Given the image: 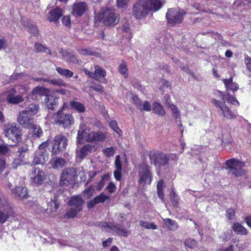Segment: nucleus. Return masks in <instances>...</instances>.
<instances>
[{"mask_svg": "<svg viewBox=\"0 0 251 251\" xmlns=\"http://www.w3.org/2000/svg\"><path fill=\"white\" fill-rule=\"evenodd\" d=\"M162 6V3L157 0H138L133 5L132 16L137 20H142L150 11L156 12Z\"/></svg>", "mask_w": 251, "mask_h": 251, "instance_id": "1", "label": "nucleus"}, {"mask_svg": "<svg viewBox=\"0 0 251 251\" xmlns=\"http://www.w3.org/2000/svg\"><path fill=\"white\" fill-rule=\"evenodd\" d=\"M87 129L85 125L80 126V129L77 131V142L79 144L81 143V141L85 139V141L89 143H98L104 142L106 138V133L101 131H98L97 132L91 131L87 132Z\"/></svg>", "mask_w": 251, "mask_h": 251, "instance_id": "2", "label": "nucleus"}, {"mask_svg": "<svg viewBox=\"0 0 251 251\" xmlns=\"http://www.w3.org/2000/svg\"><path fill=\"white\" fill-rule=\"evenodd\" d=\"M3 133L8 139L15 144L20 142L22 140V129L15 123H9L5 125Z\"/></svg>", "mask_w": 251, "mask_h": 251, "instance_id": "3", "label": "nucleus"}, {"mask_svg": "<svg viewBox=\"0 0 251 251\" xmlns=\"http://www.w3.org/2000/svg\"><path fill=\"white\" fill-rule=\"evenodd\" d=\"M68 139L63 134L56 135L51 142L50 151L52 157L59 155L66 150L68 145Z\"/></svg>", "mask_w": 251, "mask_h": 251, "instance_id": "4", "label": "nucleus"}, {"mask_svg": "<svg viewBox=\"0 0 251 251\" xmlns=\"http://www.w3.org/2000/svg\"><path fill=\"white\" fill-rule=\"evenodd\" d=\"M100 17L103 23L107 26H112L119 23L115 10L112 8L103 7L100 12Z\"/></svg>", "mask_w": 251, "mask_h": 251, "instance_id": "5", "label": "nucleus"}, {"mask_svg": "<svg viewBox=\"0 0 251 251\" xmlns=\"http://www.w3.org/2000/svg\"><path fill=\"white\" fill-rule=\"evenodd\" d=\"M83 204L84 201L81 197L79 196L72 197L68 202L69 205L71 207L67 211L65 216L68 218L75 217L77 213L82 210Z\"/></svg>", "mask_w": 251, "mask_h": 251, "instance_id": "6", "label": "nucleus"}, {"mask_svg": "<svg viewBox=\"0 0 251 251\" xmlns=\"http://www.w3.org/2000/svg\"><path fill=\"white\" fill-rule=\"evenodd\" d=\"M186 12L183 10L169 8L166 14V18L169 25L175 26L181 24Z\"/></svg>", "mask_w": 251, "mask_h": 251, "instance_id": "7", "label": "nucleus"}, {"mask_svg": "<svg viewBox=\"0 0 251 251\" xmlns=\"http://www.w3.org/2000/svg\"><path fill=\"white\" fill-rule=\"evenodd\" d=\"M48 141H45L38 147V150L34 153L32 163L34 165L45 164L49 158V155L47 150L49 146Z\"/></svg>", "mask_w": 251, "mask_h": 251, "instance_id": "8", "label": "nucleus"}, {"mask_svg": "<svg viewBox=\"0 0 251 251\" xmlns=\"http://www.w3.org/2000/svg\"><path fill=\"white\" fill-rule=\"evenodd\" d=\"M211 102L218 108V114L222 116L224 118L229 120H233L237 118V115L226 105L225 101H221L213 99L211 100Z\"/></svg>", "mask_w": 251, "mask_h": 251, "instance_id": "9", "label": "nucleus"}, {"mask_svg": "<svg viewBox=\"0 0 251 251\" xmlns=\"http://www.w3.org/2000/svg\"><path fill=\"white\" fill-rule=\"evenodd\" d=\"M53 119L56 125L65 128H69L74 123V119L72 114L61 111H58L54 113Z\"/></svg>", "mask_w": 251, "mask_h": 251, "instance_id": "10", "label": "nucleus"}, {"mask_svg": "<svg viewBox=\"0 0 251 251\" xmlns=\"http://www.w3.org/2000/svg\"><path fill=\"white\" fill-rule=\"evenodd\" d=\"M225 165L228 168L234 177H239L244 174L243 168L245 166V162L234 158L227 160Z\"/></svg>", "mask_w": 251, "mask_h": 251, "instance_id": "11", "label": "nucleus"}, {"mask_svg": "<svg viewBox=\"0 0 251 251\" xmlns=\"http://www.w3.org/2000/svg\"><path fill=\"white\" fill-rule=\"evenodd\" d=\"M148 156L151 163L153 164L155 166L160 167L168 164L169 157L168 156L158 151H150Z\"/></svg>", "mask_w": 251, "mask_h": 251, "instance_id": "12", "label": "nucleus"}, {"mask_svg": "<svg viewBox=\"0 0 251 251\" xmlns=\"http://www.w3.org/2000/svg\"><path fill=\"white\" fill-rule=\"evenodd\" d=\"M17 121L19 124L24 128L29 129L35 123L33 115L29 110H23L20 111L17 115Z\"/></svg>", "mask_w": 251, "mask_h": 251, "instance_id": "13", "label": "nucleus"}, {"mask_svg": "<svg viewBox=\"0 0 251 251\" xmlns=\"http://www.w3.org/2000/svg\"><path fill=\"white\" fill-rule=\"evenodd\" d=\"M100 225L102 227L109 229L118 235L127 237L130 234V231L118 224H114L112 223L100 222Z\"/></svg>", "mask_w": 251, "mask_h": 251, "instance_id": "14", "label": "nucleus"}, {"mask_svg": "<svg viewBox=\"0 0 251 251\" xmlns=\"http://www.w3.org/2000/svg\"><path fill=\"white\" fill-rule=\"evenodd\" d=\"M87 10V4L84 1H79L73 4L71 13L75 17H79L82 16Z\"/></svg>", "mask_w": 251, "mask_h": 251, "instance_id": "15", "label": "nucleus"}, {"mask_svg": "<svg viewBox=\"0 0 251 251\" xmlns=\"http://www.w3.org/2000/svg\"><path fill=\"white\" fill-rule=\"evenodd\" d=\"M32 184L35 186L42 184L45 179V173L39 168H33L32 169Z\"/></svg>", "mask_w": 251, "mask_h": 251, "instance_id": "16", "label": "nucleus"}, {"mask_svg": "<svg viewBox=\"0 0 251 251\" xmlns=\"http://www.w3.org/2000/svg\"><path fill=\"white\" fill-rule=\"evenodd\" d=\"M73 172L68 168L64 169L60 177V184L62 186H67L73 178Z\"/></svg>", "mask_w": 251, "mask_h": 251, "instance_id": "17", "label": "nucleus"}, {"mask_svg": "<svg viewBox=\"0 0 251 251\" xmlns=\"http://www.w3.org/2000/svg\"><path fill=\"white\" fill-rule=\"evenodd\" d=\"M106 75V71L99 65L95 66L94 79L103 83H106L107 81L105 78Z\"/></svg>", "mask_w": 251, "mask_h": 251, "instance_id": "18", "label": "nucleus"}, {"mask_svg": "<svg viewBox=\"0 0 251 251\" xmlns=\"http://www.w3.org/2000/svg\"><path fill=\"white\" fill-rule=\"evenodd\" d=\"M62 15V11L61 9L56 7L48 13L47 19L50 22H53L57 24L59 23V19Z\"/></svg>", "mask_w": 251, "mask_h": 251, "instance_id": "19", "label": "nucleus"}, {"mask_svg": "<svg viewBox=\"0 0 251 251\" xmlns=\"http://www.w3.org/2000/svg\"><path fill=\"white\" fill-rule=\"evenodd\" d=\"M59 98L54 95H46L45 102L48 109L53 110L58 104Z\"/></svg>", "mask_w": 251, "mask_h": 251, "instance_id": "20", "label": "nucleus"}, {"mask_svg": "<svg viewBox=\"0 0 251 251\" xmlns=\"http://www.w3.org/2000/svg\"><path fill=\"white\" fill-rule=\"evenodd\" d=\"M11 193L15 197L23 200L28 197L27 190L25 187L17 186L11 189Z\"/></svg>", "mask_w": 251, "mask_h": 251, "instance_id": "21", "label": "nucleus"}, {"mask_svg": "<svg viewBox=\"0 0 251 251\" xmlns=\"http://www.w3.org/2000/svg\"><path fill=\"white\" fill-rule=\"evenodd\" d=\"M92 146L90 144L84 145L78 151H77V155L81 159H84L91 152Z\"/></svg>", "mask_w": 251, "mask_h": 251, "instance_id": "22", "label": "nucleus"}, {"mask_svg": "<svg viewBox=\"0 0 251 251\" xmlns=\"http://www.w3.org/2000/svg\"><path fill=\"white\" fill-rule=\"evenodd\" d=\"M139 183H143L144 184H150L152 180V176L151 172L144 173L138 174Z\"/></svg>", "mask_w": 251, "mask_h": 251, "instance_id": "23", "label": "nucleus"}, {"mask_svg": "<svg viewBox=\"0 0 251 251\" xmlns=\"http://www.w3.org/2000/svg\"><path fill=\"white\" fill-rule=\"evenodd\" d=\"M232 229L238 235H246L248 233L247 229L239 223H233Z\"/></svg>", "mask_w": 251, "mask_h": 251, "instance_id": "24", "label": "nucleus"}, {"mask_svg": "<svg viewBox=\"0 0 251 251\" xmlns=\"http://www.w3.org/2000/svg\"><path fill=\"white\" fill-rule=\"evenodd\" d=\"M71 109L79 113H84L86 111L85 105L81 102L75 100L70 102Z\"/></svg>", "mask_w": 251, "mask_h": 251, "instance_id": "25", "label": "nucleus"}, {"mask_svg": "<svg viewBox=\"0 0 251 251\" xmlns=\"http://www.w3.org/2000/svg\"><path fill=\"white\" fill-rule=\"evenodd\" d=\"M223 82L227 90H231L234 92L237 91L239 88L238 85L233 82V79L231 77L228 79H224Z\"/></svg>", "mask_w": 251, "mask_h": 251, "instance_id": "26", "label": "nucleus"}, {"mask_svg": "<svg viewBox=\"0 0 251 251\" xmlns=\"http://www.w3.org/2000/svg\"><path fill=\"white\" fill-rule=\"evenodd\" d=\"M66 161L61 157L52 158L50 161V164L53 169L62 168L65 166Z\"/></svg>", "mask_w": 251, "mask_h": 251, "instance_id": "27", "label": "nucleus"}, {"mask_svg": "<svg viewBox=\"0 0 251 251\" xmlns=\"http://www.w3.org/2000/svg\"><path fill=\"white\" fill-rule=\"evenodd\" d=\"M152 112L154 114L159 116H164L166 114L165 110L163 106L159 103L155 101L153 103Z\"/></svg>", "mask_w": 251, "mask_h": 251, "instance_id": "28", "label": "nucleus"}, {"mask_svg": "<svg viewBox=\"0 0 251 251\" xmlns=\"http://www.w3.org/2000/svg\"><path fill=\"white\" fill-rule=\"evenodd\" d=\"M164 224L168 227V229L171 231H176L178 227V224L176 221L173 220L170 218L163 219Z\"/></svg>", "mask_w": 251, "mask_h": 251, "instance_id": "29", "label": "nucleus"}, {"mask_svg": "<svg viewBox=\"0 0 251 251\" xmlns=\"http://www.w3.org/2000/svg\"><path fill=\"white\" fill-rule=\"evenodd\" d=\"M118 71L125 78H126L128 77L127 65L126 62L124 60H122L121 63L119 65Z\"/></svg>", "mask_w": 251, "mask_h": 251, "instance_id": "30", "label": "nucleus"}, {"mask_svg": "<svg viewBox=\"0 0 251 251\" xmlns=\"http://www.w3.org/2000/svg\"><path fill=\"white\" fill-rule=\"evenodd\" d=\"M29 129H32V136L34 138H39L43 135V130L41 127L36 124H33Z\"/></svg>", "mask_w": 251, "mask_h": 251, "instance_id": "31", "label": "nucleus"}, {"mask_svg": "<svg viewBox=\"0 0 251 251\" xmlns=\"http://www.w3.org/2000/svg\"><path fill=\"white\" fill-rule=\"evenodd\" d=\"M45 81L47 82L50 84L56 85L57 86H63L66 87L67 84L64 82V81L60 78H54L52 79H46L44 80Z\"/></svg>", "mask_w": 251, "mask_h": 251, "instance_id": "32", "label": "nucleus"}, {"mask_svg": "<svg viewBox=\"0 0 251 251\" xmlns=\"http://www.w3.org/2000/svg\"><path fill=\"white\" fill-rule=\"evenodd\" d=\"M6 100L8 103L12 104H17L24 100V99L22 95H18L15 96L6 98Z\"/></svg>", "mask_w": 251, "mask_h": 251, "instance_id": "33", "label": "nucleus"}, {"mask_svg": "<svg viewBox=\"0 0 251 251\" xmlns=\"http://www.w3.org/2000/svg\"><path fill=\"white\" fill-rule=\"evenodd\" d=\"M56 70L59 75L66 78H71L74 75L73 72L69 69H64L61 67H57Z\"/></svg>", "mask_w": 251, "mask_h": 251, "instance_id": "34", "label": "nucleus"}, {"mask_svg": "<svg viewBox=\"0 0 251 251\" xmlns=\"http://www.w3.org/2000/svg\"><path fill=\"white\" fill-rule=\"evenodd\" d=\"M34 49L35 51L37 52H45L47 50L48 54H51V53L50 50L48 48L46 47L45 46H43L42 44L38 42L35 43Z\"/></svg>", "mask_w": 251, "mask_h": 251, "instance_id": "35", "label": "nucleus"}, {"mask_svg": "<svg viewBox=\"0 0 251 251\" xmlns=\"http://www.w3.org/2000/svg\"><path fill=\"white\" fill-rule=\"evenodd\" d=\"M94 192L95 187L93 185H90L83 191L82 194L84 199H89L93 196Z\"/></svg>", "mask_w": 251, "mask_h": 251, "instance_id": "36", "label": "nucleus"}, {"mask_svg": "<svg viewBox=\"0 0 251 251\" xmlns=\"http://www.w3.org/2000/svg\"><path fill=\"white\" fill-rule=\"evenodd\" d=\"M170 198L174 207H177L179 204V197L174 189H172L170 193Z\"/></svg>", "mask_w": 251, "mask_h": 251, "instance_id": "37", "label": "nucleus"}, {"mask_svg": "<svg viewBox=\"0 0 251 251\" xmlns=\"http://www.w3.org/2000/svg\"><path fill=\"white\" fill-rule=\"evenodd\" d=\"M63 57H66L68 60L73 63H78L76 55L73 52L64 51L62 54Z\"/></svg>", "mask_w": 251, "mask_h": 251, "instance_id": "38", "label": "nucleus"}, {"mask_svg": "<svg viewBox=\"0 0 251 251\" xmlns=\"http://www.w3.org/2000/svg\"><path fill=\"white\" fill-rule=\"evenodd\" d=\"M151 172L150 166L146 162H143L139 165L138 174Z\"/></svg>", "mask_w": 251, "mask_h": 251, "instance_id": "39", "label": "nucleus"}, {"mask_svg": "<svg viewBox=\"0 0 251 251\" xmlns=\"http://www.w3.org/2000/svg\"><path fill=\"white\" fill-rule=\"evenodd\" d=\"M139 225L141 227L148 229H155L157 228L156 225L153 222L148 223L143 220H140L139 221Z\"/></svg>", "mask_w": 251, "mask_h": 251, "instance_id": "40", "label": "nucleus"}, {"mask_svg": "<svg viewBox=\"0 0 251 251\" xmlns=\"http://www.w3.org/2000/svg\"><path fill=\"white\" fill-rule=\"evenodd\" d=\"M110 127L116 132L119 136H122L123 135V132L122 130L119 128L118 125V123L115 120H112L109 123Z\"/></svg>", "mask_w": 251, "mask_h": 251, "instance_id": "41", "label": "nucleus"}, {"mask_svg": "<svg viewBox=\"0 0 251 251\" xmlns=\"http://www.w3.org/2000/svg\"><path fill=\"white\" fill-rule=\"evenodd\" d=\"M198 242L196 240L191 239L188 238L185 240L184 244L186 247H187L190 249H194L197 246Z\"/></svg>", "mask_w": 251, "mask_h": 251, "instance_id": "42", "label": "nucleus"}, {"mask_svg": "<svg viewBox=\"0 0 251 251\" xmlns=\"http://www.w3.org/2000/svg\"><path fill=\"white\" fill-rule=\"evenodd\" d=\"M132 103L136 107V108L140 111L142 110V104L141 100L137 96H133L132 98Z\"/></svg>", "mask_w": 251, "mask_h": 251, "instance_id": "43", "label": "nucleus"}, {"mask_svg": "<svg viewBox=\"0 0 251 251\" xmlns=\"http://www.w3.org/2000/svg\"><path fill=\"white\" fill-rule=\"evenodd\" d=\"M115 152V150L113 147L106 148L102 150L103 154L107 157L112 156Z\"/></svg>", "mask_w": 251, "mask_h": 251, "instance_id": "44", "label": "nucleus"}, {"mask_svg": "<svg viewBox=\"0 0 251 251\" xmlns=\"http://www.w3.org/2000/svg\"><path fill=\"white\" fill-rule=\"evenodd\" d=\"M28 150V148L26 146L19 147L18 148V151H17V153H18V154L17 155L19 157V159H23L25 156V153Z\"/></svg>", "mask_w": 251, "mask_h": 251, "instance_id": "45", "label": "nucleus"}, {"mask_svg": "<svg viewBox=\"0 0 251 251\" xmlns=\"http://www.w3.org/2000/svg\"><path fill=\"white\" fill-rule=\"evenodd\" d=\"M173 112V116L176 119H180V111L178 108L174 104H172L170 106Z\"/></svg>", "mask_w": 251, "mask_h": 251, "instance_id": "46", "label": "nucleus"}, {"mask_svg": "<svg viewBox=\"0 0 251 251\" xmlns=\"http://www.w3.org/2000/svg\"><path fill=\"white\" fill-rule=\"evenodd\" d=\"M29 111L30 113L33 115V116L36 115L39 111L40 107L38 104L31 103L29 106Z\"/></svg>", "mask_w": 251, "mask_h": 251, "instance_id": "47", "label": "nucleus"}, {"mask_svg": "<svg viewBox=\"0 0 251 251\" xmlns=\"http://www.w3.org/2000/svg\"><path fill=\"white\" fill-rule=\"evenodd\" d=\"M27 27L28 28V32L33 35L38 34L39 31L37 26L33 24H28Z\"/></svg>", "mask_w": 251, "mask_h": 251, "instance_id": "48", "label": "nucleus"}, {"mask_svg": "<svg viewBox=\"0 0 251 251\" xmlns=\"http://www.w3.org/2000/svg\"><path fill=\"white\" fill-rule=\"evenodd\" d=\"M244 56V63L247 71L251 73V57L245 54Z\"/></svg>", "mask_w": 251, "mask_h": 251, "instance_id": "49", "label": "nucleus"}, {"mask_svg": "<svg viewBox=\"0 0 251 251\" xmlns=\"http://www.w3.org/2000/svg\"><path fill=\"white\" fill-rule=\"evenodd\" d=\"M47 89L43 87H36L32 91L33 95H39L42 96L46 92Z\"/></svg>", "mask_w": 251, "mask_h": 251, "instance_id": "50", "label": "nucleus"}, {"mask_svg": "<svg viewBox=\"0 0 251 251\" xmlns=\"http://www.w3.org/2000/svg\"><path fill=\"white\" fill-rule=\"evenodd\" d=\"M227 102L228 103H230L233 105L235 106H239L240 104L239 102L237 100L236 98L234 96H232L231 95L229 94H227Z\"/></svg>", "mask_w": 251, "mask_h": 251, "instance_id": "51", "label": "nucleus"}, {"mask_svg": "<svg viewBox=\"0 0 251 251\" xmlns=\"http://www.w3.org/2000/svg\"><path fill=\"white\" fill-rule=\"evenodd\" d=\"M97 203H102L108 199V197L105 196L103 194H100V195L94 198Z\"/></svg>", "mask_w": 251, "mask_h": 251, "instance_id": "52", "label": "nucleus"}, {"mask_svg": "<svg viewBox=\"0 0 251 251\" xmlns=\"http://www.w3.org/2000/svg\"><path fill=\"white\" fill-rule=\"evenodd\" d=\"M109 176V175L108 174H105L102 176L100 180L98 183L97 188L98 190H100L102 189L104 184V179L105 178H108Z\"/></svg>", "mask_w": 251, "mask_h": 251, "instance_id": "53", "label": "nucleus"}, {"mask_svg": "<svg viewBox=\"0 0 251 251\" xmlns=\"http://www.w3.org/2000/svg\"><path fill=\"white\" fill-rule=\"evenodd\" d=\"M235 214V210L232 208H230L226 210V217L228 220H232Z\"/></svg>", "mask_w": 251, "mask_h": 251, "instance_id": "54", "label": "nucleus"}, {"mask_svg": "<svg viewBox=\"0 0 251 251\" xmlns=\"http://www.w3.org/2000/svg\"><path fill=\"white\" fill-rule=\"evenodd\" d=\"M151 110V107L149 101L146 100L143 104H142V110L141 111L144 110L147 112H149Z\"/></svg>", "mask_w": 251, "mask_h": 251, "instance_id": "55", "label": "nucleus"}, {"mask_svg": "<svg viewBox=\"0 0 251 251\" xmlns=\"http://www.w3.org/2000/svg\"><path fill=\"white\" fill-rule=\"evenodd\" d=\"M114 165L116 169L122 170V162L120 160V156L119 155H117L115 157Z\"/></svg>", "mask_w": 251, "mask_h": 251, "instance_id": "56", "label": "nucleus"}, {"mask_svg": "<svg viewBox=\"0 0 251 251\" xmlns=\"http://www.w3.org/2000/svg\"><path fill=\"white\" fill-rule=\"evenodd\" d=\"M62 22L64 25L70 27L71 19L69 16H65L62 18Z\"/></svg>", "mask_w": 251, "mask_h": 251, "instance_id": "57", "label": "nucleus"}, {"mask_svg": "<svg viewBox=\"0 0 251 251\" xmlns=\"http://www.w3.org/2000/svg\"><path fill=\"white\" fill-rule=\"evenodd\" d=\"M78 52L79 54L83 55H92L94 54V52L89 49H80L78 50Z\"/></svg>", "mask_w": 251, "mask_h": 251, "instance_id": "58", "label": "nucleus"}, {"mask_svg": "<svg viewBox=\"0 0 251 251\" xmlns=\"http://www.w3.org/2000/svg\"><path fill=\"white\" fill-rule=\"evenodd\" d=\"M9 215L0 211V223L4 224L9 218Z\"/></svg>", "mask_w": 251, "mask_h": 251, "instance_id": "59", "label": "nucleus"}, {"mask_svg": "<svg viewBox=\"0 0 251 251\" xmlns=\"http://www.w3.org/2000/svg\"><path fill=\"white\" fill-rule=\"evenodd\" d=\"M122 170L116 169L113 172L114 178L117 181L121 180Z\"/></svg>", "mask_w": 251, "mask_h": 251, "instance_id": "60", "label": "nucleus"}, {"mask_svg": "<svg viewBox=\"0 0 251 251\" xmlns=\"http://www.w3.org/2000/svg\"><path fill=\"white\" fill-rule=\"evenodd\" d=\"M117 5L119 8H124L127 6L128 0H116Z\"/></svg>", "mask_w": 251, "mask_h": 251, "instance_id": "61", "label": "nucleus"}, {"mask_svg": "<svg viewBox=\"0 0 251 251\" xmlns=\"http://www.w3.org/2000/svg\"><path fill=\"white\" fill-rule=\"evenodd\" d=\"M115 185L113 182H110L106 187V189L109 193H113L115 191Z\"/></svg>", "mask_w": 251, "mask_h": 251, "instance_id": "62", "label": "nucleus"}, {"mask_svg": "<svg viewBox=\"0 0 251 251\" xmlns=\"http://www.w3.org/2000/svg\"><path fill=\"white\" fill-rule=\"evenodd\" d=\"M9 148L7 146L5 145H0V153L1 154H5L8 152Z\"/></svg>", "mask_w": 251, "mask_h": 251, "instance_id": "63", "label": "nucleus"}, {"mask_svg": "<svg viewBox=\"0 0 251 251\" xmlns=\"http://www.w3.org/2000/svg\"><path fill=\"white\" fill-rule=\"evenodd\" d=\"M17 93V92L15 88H12L9 89L7 91V95L6 98H9L10 97L15 96Z\"/></svg>", "mask_w": 251, "mask_h": 251, "instance_id": "64", "label": "nucleus"}]
</instances>
